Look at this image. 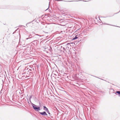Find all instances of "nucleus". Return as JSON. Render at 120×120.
<instances>
[{
    "label": "nucleus",
    "mask_w": 120,
    "mask_h": 120,
    "mask_svg": "<svg viewBox=\"0 0 120 120\" xmlns=\"http://www.w3.org/2000/svg\"><path fill=\"white\" fill-rule=\"evenodd\" d=\"M32 66H29L28 67H26L24 70V72L23 73L22 75L24 74H28L29 75H31V74H32V70H34V68L31 67Z\"/></svg>",
    "instance_id": "f257e3e1"
},
{
    "label": "nucleus",
    "mask_w": 120,
    "mask_h": 120,
    "mask_svg": "<svg viewBox=\"0 0 120 120\" xmlns=\"http://www.w3.org/2000/svg\"><path fill=\"white\" fill-rule=\"evenodd\" d=\"M33 109L36 111H38L41 110L40 108V106H38L35 104L31 103Z\"/></svg>",
    "instance_id": "f03ea898"
},
{
    "label": "nucleus",
    "mask_w": 120,
    "mask_h": 120,
    "mask_svg": "<svg viewBox=\"0 0 120 120\" xmlns=\"http://www.w3.org/2000/svg\"><path fill=\"white\" fill-rule=\"evenodd\" d=\"M34 36H33V37H29L27 38H26V40L30 39L31 42H32L33 41H35V40H34Z\"/></svg>",
    "instance_id": "7ed1b4c3"
},
{
    "label": "nucleus",
    "mask_w": 120,
    "mask_h": 120,
    "mask_svg": "<svg viewBox=\"0 0 120 120\" xmlns=\"http://www.w3.org/2000/svg\"><path fill=\"white\" fill-rule=\"evenodd\" d=\"M40 114L43 116H47L48 115L46 113V112L45 111H44L42 112H39Z\"/></svg>",
    "instance_id": "20e7f679"
},
{
    "label": "nucleus",
    "mask_w": 120,
    "mask_h": 120,
    "mask_svg": "<svg viewBox=\"0 0 120 120\" xmlns=\"http://www.w3.org/2000/svg\"><path fill=\"white\" fill-rule=\"evenodd\" d=\"M41 26L43 27V28H47V26H45V24H46L44 22H42L41 23Z\"/></svg>",
    "instance_id": "39448f33"
},
{
    "label": "nucleus",
    "mask_w": 120,
    "mask_h": 120,
    "mask_svg": "<svg viewBox=\"0 0 120 120\" xmlns=\"http://www.w3.org/2000/svg\"><path fill=\"white\" fill-rule=\"evenodd\" d=\"M5 77V75H4L2 73L0 72V79H1L3 77Z\"/></svg>",
    "instance_id": "423d86ee"
},
{
    "label": "nucleus",
    "mask_w": 120,
    "mask_h": 120,
    "mask_svg": "<svg viewBox=\"0 0 120 120\" xmlns=\"http://www.w3.org/2000/svg\"><path fill=\"white\" fill-rule=\"evenodd\" d=\"M115 94L117 95H118L120 97V91H117L115 93Z\"/></svg>",
    "instance_id": "0eeeda50"
},
{
    "label": "nucleus",
    "mask_w": 120,
    "mask_h": 120,
    "mask_svg": "<svg viewBox=\"0 0 120 120\" xmlns=\"http://www.w3.org/2000/svg\"><path fill=\"white\" fill-rule=\"evenodd\" d=\"M43 108V109L46 111H47L48 110V109L45 106H44Z\"/></svg>",
    "instance_id": "6e6552de"
},
{
    "label": "nucleus",
    "mask_w": 120,
    "mask_h": 120,
    "mask_svg": "<svg viewBox=\"0 0 120 120\" xmlns=\"http://www.w3.org/2000/svg\"><path fill=\"white\" fill-rule=\"evenodd\" d=\"M72 38V40H75L78 39V38L76 35H75L74 37H73Z\"/></svg>",
    "instance_id": "1a4fd4ad"
},
{
    "label": "nucleus",
    "mask_w": 120,
    "mask_h": 120,
    "mask_svg": "<svg viewBox=\"0 0 120 120\" xmlns=\"http://www.w3.org/2000/svg\"><path fill=\"white\" fill-rule=\"evenodd\" d=\"M80 34H77V35H76V36L78 38H79L80 37Z\"/></svg>",
    "instance_id": "9d476101"
},
{
    "label": "nucleus",
    "mask_w": 120,
    "mask_h": 120,
    "mask_svg": "<svg viewBox=\"0 0 120 120\" xmlns=\"http://www.w3.org/2000/svg\"><path fill=\"white\" fill-rule=\"evenodd\" d=\"M32 95H31L30 96V97L29 98V100L30 101H31V98H32ZM30 102H31V101H30Z\"/></svg>",
    "instance_id": "9b49d317"
},
{
    "label": "nucleus",
    "mask_w": 120,
    "mask_h": 120,
    "mask_svg": "<svg viewBox=\"0 0 120 120\" xmlns=\"http://www.w3.org/2000/svg\"><path fill=\"white\" fill-rule=\"evenodd\" d=\"M47 113H48L49 115H50V116H51V114L49 112V110H48L47 111Z\"/></svg>",
    "instance_id": "f8f14e48"
},
{
    "label": "nucleus",
    "mask_w": 120,
    "mask_h": 120,
    "mask_svg": "<svg viewBox=\"0 0 120 120\" xmlns=\"http://www.w3.org/2000/svg\"><path fill=\"white\" fill-rule=\"evenodd\" d=\"M81 1V0H78V1H67V2H72V1Z\"/></svg>",
    "instance_id": "ddd939ff"
},
{
    "label": "nucleus",
    "mask_w": 120,
    "mask_h": 120,
    "mask_svg": "<svg viewBox=\"0 0 120 120\" xmlns=\"http://www.w3.org/2000/svg\"><path fill=\"white\" fill-rule=\"evenodd\" d=\"M31 23V22H28L26 24V27H27V24H28L30 23Z\"/></svg>",
    "instance_id": "4468645a"
},
{
    "label": "nucleus",
    "mask_w": 120,
    "mask_h": 120,
    "mask_svg": "<svg viewBox=\"0 0 120 120\" xmlns=\"http://www.w3.org/2000/svg\"><path fill=\"white\" fill-rule=\"evenodd\" d=\"M28 37H33V36H32V35L30 34L28 36Z\"/></svg>",
    "instance_id": "2eb2a0df"
},
{
    "label": "nucleus",
    "mask_w": 120,
    "mask_h": 120,
    "mask_svg": "<svg viewBox=\"0 0 120 120\" xmlns=\"http://www.w3.org/2000/svg\"><path fill=\"white\" fill-rule=\"evenodd\" d=\"M56 0L57 1H63V0Z\"/></svg>",
    "instance_id": "dca6fc26"
},
{
    "label": "nucleus",
    "mask_w": 120,
    "mask_h": 120,
    "mask_svg": "<svg viewBox=\"0 0 120 120\" xmlns=\"http://www.w3.org/2000/svg\"><path fill=\"white\" fill-rule=\"evenodd\" d=\"M36 35L38 36H39L40 37L41 36V35H40L38 34H36Z\"/></svg>",
    "instance_id": "f3484780"
},
{
    "label": "nucleus",
    "mask_w": 120,
    "mask_h": 120,
    "mask_svg": "<svg viewBox=\"0 0 120 120\" xmlns=\"http://www.w3.org/2000/svg\"><path fill=\"white\" fill-rule=\"evenodd\" d=\"M24 96H25V94H23V95H21V97H22L24 96Z\"/></svg>",
    "instance_id": "a211bd4d"
},
{
    "label": "nucleus",
    "mask_w": 120,
    "mask_h": 120,
    "mask_svg": "<svg viewBox=\"0 0 120 120\" xmlns=\"http://www.w3.org/2000/svg\"><path fill=\"white\" fill-rule=\"evenodd\" d=\"M63 49L64 51L66 50L65 49L64 47L63 48Z\"/></svg>",
    "instance_id": "6ab92c4d"
},
{
    "label": "nucleus",
    "mask_w": 120,
    "mask_h": 120,
    "mask_svg": "<svg viewBox=\"0 0 120 120\" xmlns=\"http://www.w3.org/2000/svg\"><path fill=\"white\" fill-rule=\"evenodd\" d=\"M108 25H111V26H113V25H109V24H107ZM117 27H118L117 26Z\"/></svg>",
    "instance_id": "aec40b11"
},
{
    "label": "nucleus",
    "mask_w": 120,
    "mask_h": 120,
    "mask_svg": "<svg viewBox=\"0 0 120 120\" xmlns=\"http://www.w3.org/2000/svg\"><path fill=\"white\" fill-rule=\"evenodd\" d=\"M21 92H19V94H22Z\"/></svg>",
    "instance_id": "412c9836"
},
{
    "label": "nucleus",
    "mask_w": 120,
    "mask_h": 120,
    "mask_svg": "<svg viewBox=\"0 0 120 120\" xmlns=\"http://www.w3.org/2000/svg\"><path fill=\"white\" fill-rule=\"evenodd\" d=\"M41 105V103L40 102H39V105Z\"/></svg>",
    "instance_id": "4be33fe9"
},
{
    "label": "nucleus",
    "mask_w": 120,
    "mask_h": 120,
    "mask_svg": "<svg viewBox=\"0 0 120 120\" xmlns=\"http://www.w3.org/2000/svg\"><path fill=\"white\" fill-rule=\"evenodd\" d=\"M39 106H40V108L41 107V105H39Z\"/></svg>",
    "instance_id": "5701e85b"
},
{
    "label": "nucleus",
    "mask_w": 120,
    "mask_h": 120,
    "mask_svg": "<svg viewBox=\"0 0 120 120\" xmlns=\"http://www.w3.org/2000/svg\"><path fill=\"white\" fill-rule=\"evenodd\" d=\"M15 31L13 33V34H14L15 33Z\"/></svg>",
    "instance_id": "b1692460"
},
{
    "label": "nucleus",
    "mask_w": 120,
    "mask_h": 120,
    "mask_svg": "<svg viewBox=\"0 0 120 120\" xmlns=\"http://www.w3.org/2000/svg\"><path fill=\"white\" fill-rule=\"evenodd\" d=\"M69 44H68L67 43V45H69Z\"/></svg>",
    "instance_id": "393cba45"
},
{
    "label": "nucleus",
    "mask_w": 120,
    "mask_h": 120,
    "mask_svg": "<svg viewBox=\"0 0 120 120\" xmlns=\"http://www.w3.org/2000/svg\"><path fill=\"white\" fill-rule=\"evenodd\" d=\"M83 1H84V0H83Z\"/></svg>",
    "instance_id": "a878e982"
},
{
    "label": "nucleus",
    "mask_w": 120,
    "mask_h": 120,
    "mask_svg": "<svg viewBox=\"0 0 120 120\" xmlns=\"http://www.w3.org/2000/svg\"><path fill=\"white\" fill-rule=\"evenodd\" d=\"M51 117L52 118V116H51Z\"/></svg>",
    "instance_id": "bb28decb"
},
{
    "label": "nucleus",
    "mask_w": 120,
    "mask_h": 120,
    "mask_svg": "<svg viewBox=\"0 0 120 120\" xmlns=\"http://www.w3.org/2000/svg\"><path fill=\"white\" fill-rule=\"evenodd\" d=\"M1 58V57L0 56V58Z\"/></svg>",
    "instance_id": "cd10ccee"
},
{
    "label": "nucleus",
    "mask_w": 120,
    "mask_h": 120,
    "mask_svg": "<svg viewBox=\"0 0 120 120\" xmlns=\"http://www.w3.org/2000/svg\"><path fill=\"white\" fill-rule=\"evenodd\" d=\"M120 11H120H119V12L118 13H119Z\"/></svg>",
    "instance_id": "c85d7f7f"
},
{
    "label": "nucleus",
    "mask_w": 120,
    "mask_h": 120,
    "mask_svg": "<svg viewBox=\"0 0 120 120\" xmlns=\"http://www.w3.org/2000/svg\"><path fill=\"white\" fill-rule=\"evenodd\" d=\"M24 98V97H23V98Z\"/></svg>",
    "instance_id": "c756f323"
}]
</instances>
